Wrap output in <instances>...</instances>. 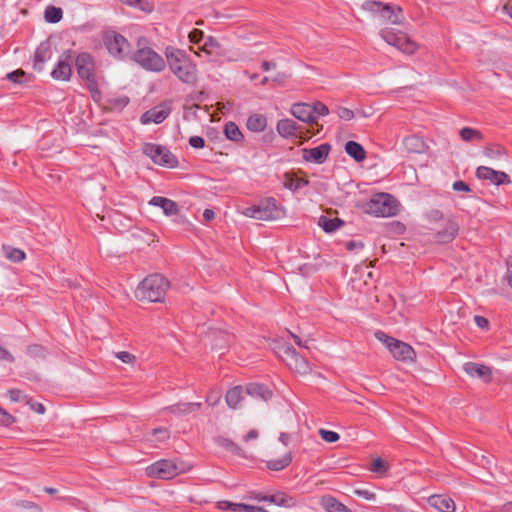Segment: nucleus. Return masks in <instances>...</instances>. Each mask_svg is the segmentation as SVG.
<instances>
[{
	"label": "nucleus",
	"instance_id": "1",
	"mask_svg": "<svg viewBox=\"0 0 512 512\" xmlns=\"http://www.w3.org/2000/svg\"><path fill=\"white\" fill-rule=\"evenodd\" d=\"M164 54L170 71L179 81L189 85L196 84L198 79L197 66L185 51L167 46Z\"/></svg>",
	"mask_w": 512,
	"mask_h": 512
},
{
	"label": "nucleus",
	"instance_id": "2",
	"mask_svg": "<svg viewBox=\"0 0 512 512\" xmlns=\"http://www.w3.org/2000/svg\"><path fill=\"white\" fill-rule=\"evenodd\" d=\"M430 229L435 231L434 240L438 243L451 242L459 232V224L453 217H444L438 210L428 213Z\"/></svg>",
	"mask_w": 512,
	"mask_h": 512
},
{
	"label": "nucleus",
	"instance_id": "3",
	"mask_svg": "<svg viewBox=\"0 0 512 512\" xmlns=\"http://www.w3.org/2000/svg\"><path fill=\"white\" fill-rule=\"evenodd\" d=\"M168 288L169 282L164 276L152 274L139 283L135 295L140 300L162 302Z\"/></svg>",
	"mask_w": 512,
	"mask_h": 512
},
{
	"label": "nucleus",
	"instance_id": "4",
	"mask_svg": "<svg viewBox=\"0 0 512 512\" xmlns=\"http://www.w3.org/2000/svg\"><path fill=\"white\" fill-rule=\"evenodd\" d=\"M148 39L139 37L137 40V50L131 58L143 69L152 72H161L166 67V61L162 56L148 46Z\"/></svg>",
	"mask_w": 512,
	"mask_h": 512
},
{
	"label": "nucleus",
	"instance_id": "5",
	"mask_svg": "<svg viewBox=\"0 0 512 512\" xmlns=\"http://www.w3.org/2000/svg\"><path fill=\"white\" fill-rule=\"evenodd\" d=\"M75 66L79 77L86 82L93 100L100 101L101 92L98 89L96 66L92 55L80 53L75 59Z\"/></svg>",
	"mask_w": 512,
	"mask_h": 512
},
{
	"label": "nucleus",
	"instance_id": "6",
	"mask_svg": "<svg viewBox=\"0 0 512 512\" xmlns=\"http://www.w3.org/2000/svg\"><path fill=\"white\" fill-rule=\"evenodd\" d=\"M190 466L180 460L161 459L146 468V474L151 478L172 479L190 470Z\"/></svg>",
	"mask_w": 512,
	"mask_h": 512
},
{
	"label": "nucleus",
	"instance_id": "7",
	"mask_svg": "<svg viewBox=\"0 0 512 512\" xmlns=\"http://www.w3.org/2000/svg\"><path fill=\"white\" fill-rule=\"evenodd\" d=\"M362 8L377 16L384 23L399 25L403 24L405 20L400 6L383 4L377 1H365Z\"/></svg>",
	"mask_w": 512,
	"mask_h": 512
},
{
	"label": "nucleus",
	"instance_id": "8",
	"mask_svg": "<svg viewBox=\"0 0 512 512\" xmlns=\"http://www.w3.org/2000/svg\"><path fill=\"white\" fill-rule=\"evenodd\" d=\"M375 337L378 341L384 344L397 361L413 362L415 360L416 353L409 344L390 337L382 331H377L375 333Z\"/></svg>",
	"mask_w": 512,
	"mask_h": 512
},
{
	"label": "nucleus",
	"instance_id": "9",
	"mask_svg": "<svg viewBox=\"0 0 512 512\" xmlns=\"http://www.w3.org/2000/svg\"><path fill=\"white\" fill-rule=\"evenodd\" d=\"M365 211L376 217H391L398 211L397 200L388 193L374 195L365 205Z\"/></svg>",
	"mask_w": 512,
	"mask_h": 512
},
{
	"label": "nucleus",
	"instance_id": "10",
	"mask_svg": "<svg viewBox=\"0 0 512 512\" xmlns=\"http://www.w3.org/2000/svg\"><path fill=\"white\" fill-rule=\"evenodd\" d=\"M242 214L257 220L271 221L281 218L284 215V211L277 205L274 198H266L258 205L245 208Z\"/></svg>",
	"mask_w": 512,
	"mask_h": 512
},
{
	"label": "nucleus",
	"instance_id": "11",
	"mask_svg": "<svg viewBox=\"0 0 512 512\" xmlns=\"http://www.w3.org/2000/svg\"><path fill=\"white\" fill-rule=\"evenodd\" d=\"M380 36L387 44L396 47L406 54H413L418 48V45L401 31L385 28L380 31Z\"/></svg>",
	"mask_w": 512,
	"mask_h": 512
},
{
	"label": "nucleus",
	"instance_id": "12",
	"mask_svg": "<svg viewBox=\"0 0 512 512\" xmlns=\"http://www.w3.org/2000/svg\"><path fill=\"white\" fill-rule=\"evenodd\" d=\"M142 152L157 165L173 168L178 164L176 157L164 146L145 143Z\"/></svg>",
	"mask_w": 512,
	"mask_h": 512
},
{
	"label": "nucleus",
	"instance_id": "13",
	"mask_svg": "<svg viewBox=\"0 0 512 512\" xmlns=\"http://www.w3.org/2000/svg\"><path fill=\"white\" fill-rule=\"evenodd\" d=\"M104 43L109 53L117 59L124 60L131 54L130 43L117 32H108L105 35Z\"/></svg>",
	"mask_w": 512,
	"mask_h": 512
},
{
	"label": "nucleus",
	"instance_id": "14",
	"mask_svg": "<svg viewBox=\"0 0 512 512\" xmlns=\"http://www.w3.org/2000/svg\"><path fill=\"white\" fill-rule=\"evenodd\" d=\"M283 361L287 366L300 375H306L310 373L311 368L307 360L298 354V352L292 346H286L283 349L282 354Z\"/></svg>",
	"mask_w": 512,
	"mask_h": 512
},
{
	"label": "nucleus",
	"instance_id": "15",
	"mask_svg": "<svg viewBox=\"0 0 512 512\" xmlns=\"http://www.w3.org/2000/svg\"><path fill=\"white\" fill-rule=\"evenodd\" d=\"M72 62V52L70 50H67L61 55L56 67L52 70V78L60 81H68L72 75Z\"/></svg>",
	"mask_w": 512,
	"mask_h": 512
},
{
	"label": "nucleus",
	"instance_id": "16",
	"mask_svg": "<svg viewBox=\"0 0 512 512\" xmlns=\"http://www.w3.org/2000/svg\"><path fill=\"white\" fill-rule=\"evenodd\" d=\"M171 113V107L168 103H162L142 114L140 121L142 124L162 123Z\"/></svg>",
	"mask_w": 512,
	"mask_h": 512
},
{
	"label": "nucleus",
	"instance_id": "17",
	"mask_svg": "<svg viewBox=\"0 0 512 512\" xmlns=\"http://www.w3.org/2000/svg\"><path fill=\"white\" fill-rule=\"evenodd\" d=\"M330 149L329 144L323 143L311 149L304 148L301 150V154L302 158L307 162L322 164L327 159Z\"/></svg>",
	"mask_w": 512,
	"mask_h": 512
},
{
	"label": "nucleus",
	"instance_id": "18",
	"mask_svg": "<svg viewBox=\"0 0 512 512\" xmlns=\"http://www.w3.org/2000/svg\"><path fill=\"white\" fill-rule=\"evenodd\" d=\"M479 179L489 180L494 185H501L510 182L509 176L503 171H496L490 167L480 166L476 170Z\"/></svg>",
	"mask_w": 512,
	"mask_h": 512
},
{
	"label": "nucleus",
	"instance_id": "19",
	"mask_svg": "<svg viewBox=\"0 0 512 512\" xmlns=\"http://www.w3.org/2000/svg\"><path fill=\"white\" fill-rule=\"evenodd\" d=\"M463 369L469 376L480 378L486 383L492 379V370L486 365L467 362L464 364Z\"/></svg>",
	"mask_w": 512,
	"mask_h": 512
},
{
	"label": "nucleus",
	"instance_id": "20",
	"mask_svg": "<svg viewBox=\"0 0 512 512\" xmlns=\"http://www.w3.org/2000/svg\"><path fill=\"white\" fill-rule=\"evenodd\" d=\"M402 145L407 153L422 154L428 149L425 140L416 135H410L403 139Z\"/></svg>",
	"mask_w": 512,
	"mask_h": 512
},
{
	"label": "nucleus",
	"instance_id": "21",
	"mask_svg": "<svg viewBox=\"0 0 512 512\" xmlns=\"http://www.w3.org/2000/svg\"><path fill=\"white\" fill-rule=\"evenodd\" d=\"M291 113L294 117L305 123L316 122V116L313 115V108L310 104L296 103L291 107Z\"/></svg>",
	"mask_w": 512,
	"mask_h": 512
},
{
	"label": "nucleus",
	"instance_id": "22",
	"mask_svg": "<svg viewBox=\"0 0 512 512\" xmlns=\"http://www.w3.org/2000/svg\"><path fill=\"white\" fill-rule=\"evenodd\" d=\"M428 503L431 507L439 512H454L455 503L447 496L443 495H432L428 498Z\"/></svg>",
	"mask_w": 512,
	"mask_h": 512
},
{
	"label": "nucleus",
	"instance_id": "23",
	"mask_svg": "<svg viewBox=\"0 0 512 512\" xmlns=\"http://www.w3.org/2000/svg\"><path fill=\"white\" fill-rule=\"evenodd\" d=\"M149 204L160 207L166 216H173L179 213L178 204L169 198L154 196L149 201Z\"/></svg>",
	"mask_w": 512,
	"mask_h": 512
},
{
	"label": "nucleus",
	"instance_id": "24",
	"mask_svg": "<svg viewBox=\"0 0 512 512\" xmlns=\"http://www.w3.org/2000/svg\"><path fill=\"white\" fill-rule=\"evenodd\" d=\"M246 390L244 391L240 386H235L229 389L225 395V401L229 408L239 409L242 407L241 403L244 401Z\"/></svg>",
	"mask_w": 512,
	"mask_h": 512
},
{
	"label": "nucleus",
	"instance_id": "25",
	"mask_svg": "<svg viewBox=\"0 0 512 512\" xmlns=\"http://www.w3.org/2000/svg\"><path fill=\"white\" fill-rule=\"evenodd\" d=\"M52 52L48 43H41L34 54L33 67L35 70L42 71L44 63L51 58Z\"/></svg>",
	"mask_w": 512,
	"mask_h": 512
},
{
	"label": "nucleus",
	"instance_id": "26",
	"mask_svg": "<svg viewBox=\"0 0 512 512\" xmlns=\"http://www.w3.org/2000/svg\"><path fill=\"white\" fill-rule=\"evenodd\" d=\"M258 501H266L282 507H293L295 505L294 498L283 492L274 495H265L262 498H258Z\"/></svg>",
	"mask_w": 512,
	"mask_h": 512
},
{
	"label": "nucleus",
	"instance_id": "27",
	"mask_svg": "<svg viewBox=\"0 0 512 512\" xmlns=\"http://www.w3.org/2000/svg\"><path fill=\"white\" fill-rule=\"evenodd\" d=\"M201 406V402L177 403L169 407H166L164 410L177 415H187L194 412L195 410L200 409Z\"/></svg>",
	"mask_w": 512,
	"mask_h": 512
},
{
	"label": "nucleus",
	"instance_id": "28",
	"mask_svg": "<svg viewBox=\"0 0 512 512\" xmlns=\"http://www.w3.org/2000/svg\"><path fill=\"white\" fill-rule=\"evenodd\" d=\"M277 132L285 138L295 136L298 132V125L297 123L292 119H281L277 123Z\"/></svg>",
	"mask_w": 512,
	"mask_h": 512
},
{
	"label": "nucleus",
	"instance_id": "29",
	"mask_svg": "<svg viewBox=\"0 0 512 512\" xmlns=\"http://www.w3.org/2000/svg\"><path fill=\"white\" fill-rule=\"evenodd\" d=\"M321 505L327 512H352L347 506L331 496H324Z\"/></svg>",
	"mask_w": 512,
	"mask_h": 512
},
{
	"label": "nucleus",
	"instance_id": "30",
	"mask_svg": "<svg viewBox=\"0 0 512 512\" xmlns=\"http://www.w3.org/2000/svg\"><path fill=\"white\" fill-rule=\"evenodd\" d=\"M246 394L268 400L272 397V391L263 384L252 383L247 386Z\"/></svg>",
	"mask_w": 512,
	"mask_h": 512
},
{
	"label": "nucleus",
	"instance_id": "31",
	"mask_svg": "<svg viewBox=\"0 0 512 512\" xmlns=\"http://www.w3.org/2000/svg\"><path fill=\"white\" fill-rule=\"evenodd\" d=\"M215 442L217 445L231 452L234 455L246 457L244 450L227 437L218 436L215 438Z\"/></svg>",
	"mask_w": 512,
	"mask_h": 512
},
{
	"label": "nucleus",
	"instance_id": "32",
	"mask_svg": "<svg viewBox=\"0 0 512 512\" xmlns=\"http://www.w3.org/2000/svg\"><path fill=\"white\" fill-rule=\"evenodd\" d=\"M345 151L357 162H361L366 158V152L364 148L355 141H348L345 144Z\"/></svg>",
	"mask_w": 512,
	"mask_h": 512
},
{
	"label": "nucleus",
	"instance_id": "33",
	"mask_svg": "<svg viewBox=\"0 0 512 512\" xmlns=\"http://www.w3.org/2000/svg\"><path fill=\"white\" fill-rule=\"evenodd\" d=\"M292 462V454L291 452H287L282 455L278 459H272L266 462V466L268 469L273 471H281L288 467Z\"/></svg>",
	"mask_w": 512,
	"mask_h": 512
},
{
	"label": "nucleus",
	"instance_id": "34",
	"mask_svg": "<svg viewBox=\"0 0 512 512\" xmlns=\"http://www.w3.org/2000/svg\"><path fill=\"white\" fill-rule=\"evenodd\" d=\"M267 126V119L262 114H253L247 120V128L253 132H262Z\"/></svg>",
	"mask_w": 512,
	"mask_h": 512
},
{
	"label": "nucleus",
	"instance_id": "35",
	"mask_svg": "<svg viewBox=\"0 0 512 512\" xmlns=\"http://www.w3.org/2000/svg\"><path fill=\"white\" fill-rule=\"evenodd\" d=\"M460 137L465 142H479L483 140V135L479 130L464 127L459 132Z\"/></svg>",
	"mask_w": 512,
	"mask_h": 512
},
{
	"label": "nucleus",
	"instance_id": "36",
	"mask_svg": "<svg viewBox=\"0 0 512 512\" xmlns=\"http://www.w3.org/2000/svg\"><path fill=\"white\" fill-rule=\"evenodd\" d=\"M122 4L132 7L138 8L139 10L145 13H151L154 10V6L148 0H119Z\"/></svg>",
	"mask_w": 512,
	"mask_h": 512
},
{
	"label": "nucleus",
	"instance_id": "37",
	"mask_svg": "<svg viewBox=\"0 0 512 512\" xmlns=\"http://www.w3.org/2000/svg\"><path fill=\"white\" fill-rule=\"evenodd\" d=\"M3 251L5 257L15 263L23 261L26 257L24 251L11 246H3Z\"/></svg>",
	"mask_w": 512,
	"mask_h": 512
},
{
	"label": "nucleus",
	"instance_id": "38",
	"mask_svg": "<svg viewBox=\"0 0 512 512\" xmlns=\"http://www.w3.org/2000/svg\"><path fill=\"white\" fill-rule=\"evenodd\" d=\"M318 223L323 228L324 231L333 232L343 224V221L340 220L339 218L330 219L325 216H322L319 218Z\"/></svg>",
	"mask_w": 512,
	"mask_h": 512
},
{
	"label": "nucleus",
	"instance_id": "39",
	"mask_svg": "<svg viewBox=\"0 0 512 512\" xmlns=\"http://www.w3.org/2000/svg\"><path fill=\"white\" fill-rule=\"evenodd\" d=\"M225 136L232 141L238 142L243 138L239 127L234 122H228L224 128Z\"/></svg>",
	"mask_w": 512,
	"mask_h": 512
},
{
	"label": "nucleus",
	"instance_id": "40",
	"mask_svg": "<svg viewBox=\"0 0 512 512\" xmlns=\"http://www.w3.org/2000/svg\"><path fill=\"white\" fill-rule=\"evenodd\" d=\"M307 184H308V180H306V179L293 178L288 174L285 175L284 186H285V188H287L291 191H296V190L306 186Z\"/></svg>",
	"mask_w": 512,
	"mask_h": 512
},
{
	"label": "nucleus",
	"instance_id": "41",
	"mask_svg": "<svg viewBox=\"0 0 512 512\" xmlns=\"http://www.w3.org/2000/svg\"><path fill=\"white\" fill-rule=\"evenodd\" d=\"M44 17L49 23H58L63 17V11L61 8L48 6L45 10Z\"/></svg>",
	"mask_w": 512,
	"mask_h": 512
},
{
	"label": "nucleus",
	"instance_id": "42",
	"mask_svg": "<svg viewBox=\"0 0 512 512\" xmlns=\"http://www.w3.org/2000/svg\"><path fill=\"white\" fill-rule=\"evenodd\" d=\"M170 437V433L166 428H156L152 431L151 438L147 440L152 443L165 442Z\"/></svg>",
	"mask_w": 512,
	"mask_h": 512
},
{
	"label": "nucleus",
	"instance_id": "43",
	"mask_svg": "<svg viewBox=\"0 0 512 512\" xmlns=\"http://www.w3.org/2000/svg\"><path fill=\"white\" fill-rule=\"evenodd\" d=\"M505 150L501 146H488L484 149V155L492 160H498L504 154Z\"/></svg>",
	"mask_w": 512,
	"mask_h": 512
},
{
	"label": "nucleus",
	"instance_id": "44",
	"mask_svg": "<svg viewBox=\"0 0 512 512\" xmlns=\"http://www.w3.org/2000/svg\"><path fill=\"white\" fill-rule=\"evenodd\" d=\"M114 355L125 364L134 365L136 362V356L128 351L115 352Z\"/></svg>",
	"mask_w": 512,
	"mask_h": 512
},
{
	"label": "nucleus",
	"instance_id": "45",
	"mask_svg": "<svg viewBox=\"0 0 512 512\" xmlns=\"http://www.w3.org/2000/svg\"><path fill=\"white\" fill-rule=\"evenodd\" d=\"M319 435L321 436V438L324 441H326L328 443H334V442L338 441L340 438L338 433L331 431V430H326V429H320Z\"/></svg>",
	"mask_w": 512,
	"mask_h": 512
},
{
	"label": "nucleus",
	"instance_id": "46",
	"mask_svg": "<svg viewBox=\"0 0 512 512\" xmlns=\"http://www.w3.org/2000/svg\"><path fill=\"white\" fill-rule=\"evenodd\" d=\"M243 504L241 503H232L229 501H219L218 508L222 510H231L234 512H241Z\"/></svg>",
	"mask_w": 512,
	"mask_h": 512
},
{
	"label": "nucleus",
	"instance_id": "47",
	"mask_svg": "<svg viewBox=\"0 0 512 512\" xmlns=\"http://www.w3.org/2000/svg\"><path fill=\"white\" fill-rule=\"evenodd\" d=\"M370 470L375 473L384 474L388 470V465L381 458H377L372 462Z\"/></svg>",
	"mask_w": 512,
	"mask_h": 512
},
{
	"label": "nucleus",
	"instance_id": "48",
	"mask_svg": "<svg viewBox=\"0 0 512 512\" xmlns=\"http://www.w3.org/2000/svg\"><path fill=\"white\" fill-rule=\"evenodd\" d=\"M221 393L220 391H217V390H210L209 393L207 394L206 396V403L211 406V407H214L216 405L219 404L220 400H221Z\"/></svg>",
	"mask_w": 512,
	"mask_h": 512
},
{
	"label": "nucleus",
	"instance_id": "49",
	"mask_svg": "<svg viewBox=\"0 0 512 512\" xmlns=\"http://www.w3.org/2000/svg\"><path fill=\"white\" fill-rule=\"evenodd\" d=\"M336 113L343 120L349 121L354 118V112L346 107H338Z\"/></svg>",
	"mask_w": 512,
	"mask_h": 512
},
{
	"label": "nucleus",
	"instance_id": "50",
	"mask_svg": "<svg viewBox=\"0 0 512 512\" xmlns=\"http://www.w3.org/2000/svg\"><path fill=\"white\" fill-rule=\"evenodd\" d=\"M311 106L313 108V115L317 114L320 116H326L329 114L328 107L321 102H316V103H314V105H311Z\"/></svg>",
	"mask_w": 512,
	"mask_h": 512
},
{
	"label": "nucleus",
	"instance_id": "51",
	"mask_svg": "<svg viewBox=\"0 0 512 512\" xmlns=\"http://www.w3.org/2000/svg\"><path fill=\"white\" fill-rule=\"evenodd\" d=\"M15 422V418L9 414L7 411H5L3 408L0 407V424L8 426Z\"/></svg>",
	"mask_w": 512,
	"mask_h": 512
},
{
	"label": "nucleus",
	"instance_id": "52",
	"mask_svg": "<svg viewBox=\"0 0 512 512\" xmlns=\"http://www.w3.org/2000/svg\"><path fill=\"white\" fill-rule=\"evenodd\" d=\"M7 79L14 83H22V78L25 77V72L21 69L7 74Z\"/></svg>",
	"mask_w": 512,
	"mask_h": 512
},
{
	"label": "nucleus",
	"instance_id": "53",
	"mask_svg": "<svg viewBox=\"0 0 512 512\" xmlns=\"http://www.w3.org/2000/svg\"><path fill=\"white\" fill-rule=\"evenodd\" d=\"M189 41L191 43H199L202 38H203V32L201 30H198V29H194L192 30L190 33H189Z\"/></svg>",
	"mask_w": 512,
	"mask_h": 512
},
{
	"label": "nucleus",
	"instance_id": "54",
	"mask_svg": "<svg viewBox=\"0 0 512 512\" xmlns=\"http://www.w3.org/2000/svg\"><path fill=\"white\" fill-rule=\"evenodd\" d=\"M9 397L13 402H19L25 398L21 390L11 389L8 391Z\"/></svg>",
	"mask_w": 512,
	"mask_h": 512
},
{
	"label": "nucleus",
	"instance_id": "55",
	"mask_svg": "<svg viewBox=\"0 0 512 512\" xmlns=\"http://www.w3.org/2000/svg\"><path fill=\"white\" fill-rule=\"evenodd\" d=\"M204 139L200 136H192L190 137L189 139V144L193 147V148H203L204 147Z\"/></svg>",
	"mask_w": 512,
	"mask_h": 512
},
{
	"label": "nucleus",
	"instance_id": "56",
	"mask_svg": "<svg viewBox=\"0 0 512 512\" xmlns=\"http://www.w3.org/2000/svg\"><path fill=\"white\" fill-rule=\"evenodd\" d=\"M219 44L217 43V41L215 39H213L212 37H209L207 38V40L205 41L203 47L201 48V51L207 53V54H210L211 52L209 51V47L213 48V47H218Z\"/></svg>",
	"mask_w": 512,
	"mask_h": 512
},
{
	"label": "nucleus",
	"instance_id": "57",
	"mask_svg": "<svg viewBox=\"0 0 512 512\" xmlns=\"http://www.w3.org/2000/svg\"><path fill=\"white\" fill-rule=\"evenodd\" d=\"M452 187L455 191H461V192H469L470 191L469 186L463 181H455L453 183Z\"/></svg>",
	"mask_w": 512,
	"mask_h": 512
},
{
	"label": "nucleus",
	"instance_id": "58",
	"mask_svg": "<svg viewBox=\"0 0 512 512\" xmlns=\"http://www.w3.org/2000/svg\"><path fill=\"white\" fill-rule=\"evenodd\" d=\"M355 493L366 500H374L376 498L375 493L369 490H356Z\"/></svg>",
	"mask_w": 512,
	"mask_h": 512
},
{
	"label": "nucleus",
	"instance_id": "59",
	"mask_svg": "<svg viewBox=\"0 0 512 512\" xmlns=\"http://www.w3.org/2000/svg\"><path fill=\"white\" fill-rule=\"evenodd\" d=\"M241 512H268L262 507L243 504Z\"/></svg>",
	"mask_w": 512,
	"mask_h": 512
},
{
	"label": "nucleus",
	"instance_id": "60",
	"mask_svg": "<svg viewBox=\"0 0 512 512\" xmlns=\"http://www.w3.org/2000/svg\"><path fill=\"white\" fill-rule=\"evenodd\" d=\"M0 360L13 362V356L2 346H0Z\"/></svg>",
	"mask_w": 512,
	"mask_h": 512
},
{
	"label": "nucleus",
	"instance_id": "61",
	"mask_svg": "<svg viewBox=\"0 0 512 512\" xmlns=\"http://www.w3.org/2000/svg\"><path fill=\"white\" fill-rule=\"evenodd\" d=\"M27 404H29L31 409L39 414H43L45 412V407L41 403H32L30 400H28Z\"/></svg>",
	"mask_w": 512,
	"mask_h": 512
},
{
	"label": "nucleus",
	"instance_id": "62",
	"mask_svg": "<svg viewBox=\"0 0 512 512\" xmlns=\"http://www.w3.org/2000/svg\"><path fill=\"white\" fill-rule=\"evenodd\" d=\"M474 320H475L476 325L479 328L484 329V328H487L489 325L488 320L482 316H475Z\"/></svg>",
	"mask_w": 512,
	"mask_h": 512
},
{
	"label": "nucleus",
	"instance_id": "63",
	"mask_svg": "<svg viewBox=\"0 0 512 512\" xmlns=\"http://www.w3.org/2000/svg\"><path fill=\"white\" fill-rule=\"evenodd\" d=\"M346 248L349 251H353L355 249H362L363 248V243L362 242H357V241H349V242L346 243Z\"/></svg>",
	"mask_w": 512,
	"mask_h": 512
},
{
	"label": "nucleus",
	"instance_id": "64",
	"mask_svg": "<svg viewBox=\"0 0 512 512\" xmlns=\"http://www.w3.org/2000/svg\"><path fill=\"white\" fill-rule=\"evenodd\" d=\"M28 352L31 354V355H41L43 353V348L41 346H38V345H33V346H30L28 348Z\"/></svg>",
	"mask_w": 512,
	"mask_h": 512
}]
</instances>
